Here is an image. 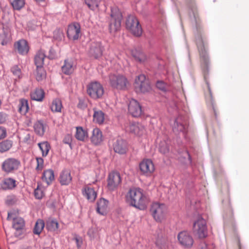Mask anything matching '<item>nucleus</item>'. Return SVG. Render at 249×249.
I'll use <instances>...</instances> for the list:
<instances>
[{
    "mask_svg": "<svg viewBox=\"0 0 249 249\" xmlns=\"http://www.w3.org/2000/svg\"><path fill=\"white\" fill-rule=\"evenodd\" d=\"M142 190L139 188H132L129 189L126 196V200L129 204L140 210H144L146 208L145 197Z\"/></svg>",
    "mask_w": 249,
    "mask_h": 249,
    "instance_id": "obj_1",
    "label": "nucleus"
},
{
    "mask_svg": "<svg viewBox=\"0 0 249 249\" xmlns=\"http://www.w3.org/2000/svg\"><path fill=\"white\" fill-rule=\"evenodd\" d=\"M125 27L127 30L136 36H140L142 34V26L135 15L127 16L125 20Z\"/></svg>",
    "mask_w": 249,
    "mask_h": 249,
    "instance_id": "obj_2",
    "label": "nucleus"
},
{
    "mask_svg": "<svg viewBox=\"0 0 249 249\" xmlns=\"http://www.w3.org/2000/svg\"><path fill=\"white\" fill-rule=\"evenodd\" d=\"M122 18V14L117 7L111 8L109 24V29L111 33H115L120 29Z\"/></svg>",
    "mask_w": 249,
    "mask_h": 249,
    "instance_id": "obj_3",
    "label": "nucleus"
},
{
    "mask_svg": "<svg viewBox=\"0 0 249 249\" xmlns=\"http://www.w3.org/2000/svg\"><path fill=\"white\" fill-rule=\"evenodd\" d=\"M196 39L200 55L201 65L204 68L207 69L209 62V57L201 33H199L196 35Z\"/></svg>",
    "mask_w": 249,
    "mask_h": 249,
    "instance_id": "obj_4",
    "label": "nucleus"
},
{
    "mask_svg": "<svg viewBox=\"0 0 249 249\" xmlns=\"http://www.w3.org/2000/svg\"><path fill=\"white\" fill-rule=\"evenodd\" d=\"M109 82L111 87L117 89L124 90L128 81L126 77L119 74H112L109 75Z\"/></svg>",
    "mask_w": 249,
    "mask_h": 249,
    "instance_id": "obj_5",
    "label": "nucleus"
},
{
    "mask_svg": "<svg viewBox=\"0 0 249 249\" xmlns=\"http://www.w3.org/2000/svg\"><path fill=\"white\" fill-rule=\"evenodd\" d=\"M88 94L93 99L101 98L104 94V90L103 86L97 81H92L87 86Z\"/></svg>",
    "mask_w": 249,
    "mask_h": 249,
    "instance_id": "obj_6",
    "label": "nucleus"
},
{
    "mask_svg": "<svg viewBox=\"0 0 249 249\" xmlns=\"http://www.w3.org/2000/svg\"><path fill=\"white\" fill-rule=\"evenodd\" d=\"M166 211V206L163 203L155 202L151 206L150 213L156 221L161 222L164 218Z\"/></svg>",
    "mask_w": 249,
    "mask_h": 249,
    "instance_id": "obj_7",
    "label": "nucleus"
},
{
    "mask_svg": "<svg viewBox=\"0 0 249 249\" xmlns=\"http://www.w3.org/2000/svg\"><path fill=\"white\" fill-rule=\"evenodd\" d=\"M134 86L137 92L145 93L151 89L149 82L144 74H141L137 77Z\"/></svg>",
    "mask_w": 249,
    "mask_h": 249,
    "instance_id": "obj_8",
    "label": "nucleus"
},
{
    "mask_svg": "<svg viewBox=\"0 0 249 249\" xmlns=\"http://www.w3.org/2000/svg\"><path fill=\"white\" fill-rule=\"evenodd\" d=\"M20 166V162L18 159L9 158L6 159L1 165L2 170L7 174L17 171Z\"/></svg>",
    "mask_w": 249,
    "mask_h": 249,
    "instance_id": "obj_9",
    "label": "nucleus"
},
{
    "mask_svg": "<svg viewBox=\"0 0 249 249\" xmlns=\"http://www.w3.org/2000/svg\"><path fill=\"white\" fill-rule=\"evenodd\" d=\"M194 231L200 238H204L207 236L206 222L202 217H199L194 223Z\"/></svg>",
    "mask_w": 249,
    "mask_h": 249,
    "instance_id": "obj_10",
    "label": "nucleus"
},
{
    "mask_svg": "<svg viewBox=\"0 0 249 249\" xmlns=\"http://www.w3.org/2000/svg\"><path fill=\"white\" fill-rule=\"evenodd\" d=\"M178 239L179 244L184 248H190L194 243L192 236L187 231H182L178 233Z\"/></svg>",
    "mask_w": 249,
    "mask_h": 249,
    "instance_id": "obj_11",
    "label": "nucleus"
},
{
    "mask_svg": "<svg viewBox=\"0 0 249 249\" xmlns=\"http://www.w3.org/2000/svg\"><path fill=\"white\" fill-rule=\"evenodd\" d=\"M121 182V178L120 173L117 172H112L109 174L107 178V187L109 190H115Z\"/></svg>",
    "mask_w": 249,
    "mask_h": 249,
    "instance_id": "obj_12",
    "label": "nucleus"
},
{
    "mask_svg": "<svg viewBox=\"0 0 249 249\" xmlns=\"http://www.w3.org/2000/svg\"><path fill=\"white\" fill-rule=\"evenodd\" d=\"M125 129L126 131L139 136L142 135L145 131L144 126L141 123L136 122H130Z\"/></svg>",
    "mask_w": 249,
    "mask_h": 249,
    "instance_id": "obj_13",
    "label": "nucleus"
},
{
    "mask_svg": "<svg viewBox=\"0 0 249 249\" xmlns=\"http://www.w3.org/2000/svg\"><path fill=\"white\" fill-rule=\"evenodd\" d=\"M81 33V27L79 23L74 22L69 25L67 29V36L70 39L77 40Z\"/></svg>",
    "mask_w": 249,
    "mask_h": 249,
    "instance_id": "obj_14",
    "label": "nucleus"
},
{
    "mask_svg": "<svg viewBox=\"0 0 249 249\" xmlns=\"http://www.w3.org/2000/svg\"><path fill=\"white\" fill-rule=\"evenodd\" d=\"M140 169L142 174L150 176L155 170V167L152 161L149 159L143 160L140 163Z\"/></svg>",
    "mask_w": 249,
    "mask_h": 249,
    "instance_id": "obj_15",
    "label": "nucleus"
},
{
    "mask_svg": "<svg viewBox=\"0 0 249 249\" xmlns=\"http://www.w3.org/2000/svg\"><path fill=\"white\" fill-rule=\"evenodd\" d=\"M128 109L129 114L134 117H139L142 113L141 106L137 101L133 99L129 101Z\"/></svg>",
    "mask_w": 249,
    "mask_h": 249,
    "instance_id": "obj_16",
    "label": "nucleus"
},
{
    "mask_svg": "<svg viewBox=\"0 0 249 249\" xmlns=\"http://www.w3.org/2000/svg\"><path fill=\"white\" fill-rule=\"evenodd\" d=\"M103 50L104 47L101 42H94L91 44L89 53L94 58L98 59L102 55Z\"/></svg>",
    "mask_w": 249,
    "mask_h": 249,
    "instance_id": "obj_17",
    "label": "nucleus"
},
{
    "mask_svg": "<svg viewBox=\"0 0 249 249\" xmlns=\"http://www.w3.org/2000/svg\"><path fill=\"white\" fill-rule=\"evenodd\" d=\"M113 149L115 152L119 154H124L127 150V144L125 141L119 138L113 143Z\"/></svg>",
    "mask_w": 249,
    "mask_h": 249,
    "instance_id": "obj_18",
    "label": "nucleus"
},
{
    "mask_svg": "<svg viewBox=\"0 0 249 249\" xmlns=\"http://www.w3.org/2000/svg\"><path fill=\"white\" fill-rule=\"evenodd\" d=\"M13 228L16 230L15 234L16 236L18 237L22 234V230L25 226V221L20 217H13Z\"/></svg>",
    "mask_w": 249,
    "mask_h": 249,
    "instance_id": "obj_19",
    "label": "nucleus"
},
{
    "mask_svg": "<svg viewBox=\"0 0 249 249\" xmlns=\"http://www.w3.org/2000/svg\"><path fill=\"white\" fill-rule=\"evenodd\" d=\"M186 123L185 118L182 115H178L176 119L173 126V130L174 132H183L184 133L186 129Z\"/></svg>",
    "mask_w": 249,
    "mask_h": 249,
    "instance_id": "obj_20",
    "label": "nucleus"
},
{
    "mask_svg": "<svg viewBox=\"0 0 249 249\" xmlns=\"http://www.w3.org/2000/svg\"><path fill=\"white\" fill-rule=\"evenodd\" d=\"M82 194L89 202H93L97 197V192L88 186L84 187L82 190Z\"/></svg>",
    "mask_w": 249,
    "mask_h": 249,
    "instance_id": "obj_21",
    "label": "nucleus"
},
{
    "mask_svg": "<svg viewBox=\"0 0 249 249\" xmlns=\"http://www.w3.org/2000/svg\"><path fill=\"white\" fill-rule=\"evenodd\" d=\"M90 140L91 142L95 145H99L102 142L103 134L99 128L96 127L93 129Z\"/></svg>",
    "mask_w": 249,
    "mask_h": 249,
    "instance_id": "obj_22",
    "label": "nucleus"
},
{
    "mask_svg": "<svg viewBox=\"0 0 249 249\" xmlns=\"http://www.w3.org/2000/svg\"><path fill=\"white\" fill-rule=\"evenodd\" d=\"M170 144V140L167 137H164L159 144L158 149L159 152L164 156H167L169 153Z\"/></svg>",
    "mask_w": 249,
    "mask_h": 249,
    "instance_id": "obj_23",
    "label": "nucleus"
},
{
    "mask_svg": "<svg viewBox=\"0 0 249 249\" xmlns=\"http://www.w3.org/2000/svg\"><path fill=\"white\" fill-rule=\"evenodd\" d=\"M16 182L13 178H5L0 183V187L3 190H12L17 186Z\"/></svg>",
    "mask_w": 249,
    "mask_h": 249,
    "instance_id": "obj_24",
    "label": "nucleus"
},
{
    "mask_svg": "<svg viewBox=\"0 0 249 249\" xmlns=\"http://www.w3.org/2000/svg\"><path fill=\"white\" fill-rule=\"evenodd\" d=\"M108 201L104 198H100L97 202V212L101 215L106 214L108 209Z\"/></svg>",
    "mask_w": 249,
    "mask_h": 249,
    "instance_id": "obj_25",
    "label": "nucleus"
},
{
    "mask_svg": "<svg viewBox=\"0 0 249 249\" xmlns=\"http://www.w3.org/2000/svg\"><path fill=\"white\" fill-rule=\"evenodd\" d=\"M15 47L18 52L22 55L26 54L29 51V46L27 41L24 39L19 40L15 44Z\"/></svg>",
    "mask_w": 249,
    "mask_h": 249,
    "instance_id": "obj_26",
    "label": "nucleus"
},
{
    "mask_svg": "<svg viewBox=\"0 0 249 249\" xmlns=\"http://www.w3.org/2000/svg\"><path fill=\"white\" fill-rule=\"evenodd\" d=\"M75 68V65L72 60L67 59L64 61V64L62 67V72L67 75H69L73 72Z\"/></svg>",
    "mask_w": 249,
    "mask_h": 249,
    "instance_id": "obj_27",
    "label": "nucleus"
},
{
    "mask_svg": "<svg viewBox=\"0 0 249 249\" xmlns=\"http://www.w3.org/2000/svg\"><path fill=\"white\" fill-rule=\"evenodd\" d=\"M30 96L32 100L41 102L44 98L45 92L42 89L36 88L31 92Z\"/></svg>",
    "mask_w": 249,
    "mask_h": 249,
    "instance_id": "obj_28",
    "label": "nucleus"
},
{
    "mask_svg": "<svg viewBox=\"0 0 249 249\" xmlns=\"http://www.w3.org/2000/svg\"><path fill=\"white\" fill-rule=\"evenodd\" d=\"M72 178L70 171L65 170L63 171L60 175L59 181L61 185H68L71 181Z\"/></svg>",
    "mask_w": 249,
    "mask_h": 249,
    "instance_id": "obj_29",
    "label": "nucleus"
},
{
    "mask_svg": "<svg viewBox=\"0 0 249 249\" xmlns=\"http://www.w3.org/2000/svg\"><path fill=\"white\" fill-rule=\"evenodd\" d=\"M45 53L41 50L38 51L35 56V64L36 67H43L44 58L46 57Z\"/></svg>",
    "mask_w": 249,
    "mask_h": 249,
    "instance_id": "obj_30",
    "label": "nucleus"
},
{
    "mask_svg": "<svg viewBox=\"0 0 249 249\" xmlns=\"http://www.w3.org/2000/svg\"><path fill=\"white\" fill-rule=\"evenodd\" d=\"M41 178L42 180L46 182L48 185H50L54 179L53 171L52 169L44 170Z\"/></svg>",
    "mask_w": 249,
    "mask_h": 249,
    "instance_id": "obj_31",
    "label": "nucleus"
},
{
    "mask_svg": "<svg viewBox=\"0 0 249 249\" xmlns=\"http://www.w3.org/2000/svg\"><path fill=\"white\" fill-rule=\"evenodd\" d=\"M170 242L166 237H158L156 241V246L159 249H168Z\"/></svg>",
    "mask_w": 249,
    "mask_h": 249,
    "instance_id": "obj_32",
    "label": "nucleus"
},
{
    "mask_svg": "<svg viewBox=\"0 0 249 249\" xmlns=\"http://www.w3.org/2000/svg\"><path fill=\"white\" fill-rule=\"evenodd\" d=\"M75 137L79 141H84L88 137V132L82 127H77Z\"/></svg>",
    "mask_w": 249,
    "mask_h": 249,
    "instance_id": "obj_33",
    "label": "nucleus"
},
{
    "mask_svg": "<svg viewBox=\"0 0 249 249\" xmlns=\"http://www.w3.org/2000/svg\"><path fill=\"white\" fill-rule=\"evenodd\" d=\"M13 142L9 139L0 142V153H3L9 151L12 147Z\"/></svg>",
    "mask_w": 249,
    "mask_h": 249,
    "instance_id": "obj_34",
    "label": "nucleus"
},
{
    "mask_svg": "<svg viewBox=\"0 0 249 249\" xmlns=\"http://www.w3.org/2000/svg\"><path fill=\"white\" fill-rule=\"evenodd\" d=\"M34 130L36 133L40 136L44 135L45 129V125L42 121H38L34 125Z\"/></svg>",
    "mask_w": 249,
    "mask_h": 249,
    "instance_id": "obj_35",
    "label": "nucleus"
},
{
    "mask_svg": "<svg viewBox=\"0 0 249 249\" xmlns=\"http://www.w3.org/2000/svg\"><path fill=\"white\" fill-rule=\"evenodd\" d=\"M62 107V102L60 99L55 98L53 101L51 106V109L53 112H60Z\"/></svg>",
    "mask_w": 249,
    "mask_h": 249,
    "instance_id": "obj_36",
    "label": "nucleus"
},
{
    "mask_svg": "<svg viewBox=\"0 0 249 249\" xmlns=\"http://www.w3.org/2000/svg\"><path fill=\"white\" fill-rule=\"evenodd\" d=\"M29 109L28 103L27 100L21 99L18 105V111L21 114H25Z\"/></svg>",
    "mask_w": 249,
    "mask_h": 249,
    "instance_id": "obj_37",
    "label": "nucleus"
},
{
    "mask_svg": "<svg viewBox=\"0 0 249 249\" xmlns=\"http://www.w3.org/2000/svg\"><path fill=\"white\" fill-rule=\"evenodd\" d=\"M93 120L99 124H102L105 119V114L101 110H94Z\"/></svg>",
    "mask_w": 249,
    "mask_h": 249,
    "instance_id": "obj_38",
    "label": "nucleus"
},
{
    "mask_svg": "<svg viewBox=\"0 0 249 249\" xmlns=\"http://www.w3.org/2000/svg\"><path fill=\"white\" fill-rule=\"evenodd\" d=\"M11 39V36L9 33L5 30H3L0 33V44L2 45H6L10 42Z\"/></svg>",
    "mask_w": 249,
    "mask_h": 249,
    "instance_id": "obj_39",
    "label": "nucleus"
},
{
    "mask_svg": "<svg viewBox=\"0 0 249 249\" xmlns=\"http://www.w3.org/2000/svg\"><path fill=\"white\" fill-rule=\"evenodd\" d=\"M39 149L42 152V155L43 157H46L50 149V145L47 142H43L38 143Z\"/></svg>",
    "mask_w": 249,
    "mask_h": 249,
    "instance_id": "obj_40",
    "label": "nucleus"
},
{
    "mask_svg": "<svg viewBox=\"0 0 249 249\" xmlns=\"http://www.w3.org/2000/svg\"><path fill=\"white\" fill-rule=\"evenodd\" d=\"M45 226V223L43 220L38 219L34 228L33 232L35 234H39Z\"/></svg>",
    "mask_w": 249,
    "mask_h": 249,
    "instance_id": "obj_41",
    "label": "nucleus"
},
{
    "mask_svg": "<svg viewBox=\"0 0 249 249\" xmlns=\"http://www.w3.org/2000/svg\"><path fill=\"white\" fill-rule=\"evenodd\" d=\"M46 228L50 231H56L58 228V223L55 219H49L47 221Z\"/></svg>",
    "mask_w": 249,
    "mask_h": 249,
    "instance_id": "obj_42",
    "label": "nucleus"
},
{
    "mask_svg": "<svg viewBox=\"0 0 249 249\" xmlns=\"http://www.w3.org/2000/svg\"><path fill=\"white\" fill-rule=\"evenodd\" d=\"M46 72L43 67H36V79L38 81L43 80L46 77Z\"/></svg>",
    "mask_w": 249,
    "mask_h": 249,
    "instance_id": "obj_43",
    "label": "nucleus"
},
{
    "mask_svg": "<svg viewBox=\"0 0 249 249\" xmlns=\"http://www.w3.org/2000/svg\"><path fill=\"white\" fill-rule=\"evenodd\" d=\"M101 0H85V4L91 10L94 11L99 7Z\"/></svg>",
    "mask_w": 249,
    "mask_h": 249,
    "instance_id": "obj_44",
    "label": "nucleus"
},
{
    "mask_svg": "<svg viewBox=\"0 0 249 249\" xmlns=\"http://www.w3.org/2000/svg\"><path fill=\"white\" fill-rule=\"evenodd\" d=\"M132 55L136 60L140 62H143L146 59L145 55L143 53L137 50H134L132 51Z\"/></svg>",
    "mask_w": 249,
    "mask_h": 249,
    "instance_id": "obj_45",
    "label": "nucleus"
},
{
    "mask_svg": "<svg viewBox=\"0 0 249 249\" xmlns=\"http://www.w3.org/2000/svg\"><path fill=\"white\" fill-rule=\"evenodd\" d=\"M11 4L14 10H19L25 5L24 0H10Z\"/></svg>",
    "mask_w": 249,
    "mask_h": 249,
    "instance_id": "obj_46",
    "label": "nucleus"
},
{
    "mask_svg": "<svg viewBox=\"0 0 249 249\" xmlns=\"http://www.w3.org/2000/svg\"><path fill=\"white\" fill-rule=\"evenodd\" d=\"M44 189L43 187L37 185V188L35 189L34 196L36 199H41L44 196Z\"/></svg>",
    "mask_w": 249,
    "mask_h": 249,
    "instance_id": "obj_47",
    "label": "nucleus"
},
{
    "mask_svg": "<svg viewBox=\"0 0 249 249\" xmlns=\"http://www.w3.org/2000/svg\"><path fill=\"white\" fill-rule=\"evenodd\" d=\"M11 71L15 76L16 79H20L21 77V71L20 67L18 65H14L11 68Z\"/></svg>",
    "mask_w": 249,
    "mask_h": 249,
    "instance_id": "obj_48",
    "label": "nucleus"
},
{
    "mask_svg": "<svg viewBox=\"0 0 249 249\" xmlns=\"http://www.w3.org/2000/svg\"><path fill=\"white\" fill-rule=\"evenodd\" d=\"M53 38L57 40H61L64 37V34L60 29H56L53 32Z\"/></svg>",
    "mask_w": 249,
    "mask_h": 249,
    "instance_id": "obj_49",
    "label": "nucleus"
},
{
    "mask_svg": "<svg viewBox=\"0 0 249 249\" xmlns=\"http://www.w3.org/2000/svg\"><path fill=\"white\" fill-rule=\"evenodd\" d=\"M156 85L157 88L161 91H166L167 89V84L162 81H158Z\"/></svg>",
    "mask_w": 249,
    "mask_h": 249,
    "instance_id": "obj_50",
    "label": "nucleus"
},
{
    "mask_svg": "<svg viewBox=\"0 0 249 249\" xmlns=\"http://www.w3.org/2000/svg\"><path fill=\"white\" fill-rule=\"evenodd\" d=\"M37 166L36 169L37 171H41L44 167V160L42 158H36Z\"/></svg>",
    "mask_w": 249,
    "mask_h": 249,
    "instance_id": "obj_51",
    "label": "nucleus"
},
{
    "mask_svg": "<svg viewBox=\"0 0 249 249\" xmlns=\"http://www.w3.org/2000/svg\"><path fill=\"white\" fill-rule=\"evenodd\" d=\"M72 140V135L71 134H67L65 136L63 142L65 144H68L70 146V148H72L71 142Z\"/></svg>",
    "mask_w": 249,
    "mask_h": 249,
    "instance_id": "obj_52",
    "label": "nucleus"
},
{
    "mask_svg": "<svg viewBox=\"0 0 249 249\" xmlns=\"http://www.w3.org/2000/svg\"><path fill=\"white\" fill-rule=\"evenodd\" d=\"M48 57L50 59H54L57 57L56 52L53 48H50Z\"/></svg>",
    "mask_w": 249,
    "mask_h": 249,
    "instance_id": "obj_53",
    "label": "nucleus"
},
{
    "mask_svg": "<svg viewBox=\"0 0 249 249\" xmlns=\"http://www.w3.org/2000/svg\"><path fill=\"white\" fill-rule=\"evenodd\" d=\"M8 115L3 112H0V124H4L8 119Z\"/></svg>",
    "mask_w": 249,
    "mask_h": 249,
    "instance_id": "obj_54",
    "label": "nucleus"
},
{
    "mask_svg": "<svg viewBox=\"0 0 249 249\" xmlns=\"http://www.w3.org/2000/svg\"><path fill=\"white\" fill-rule=\"evenodd\" d=\"M7 136L6 129L3 126H0V140L5 138Z\"/></svg>",
    "mask_w": 249,
    "mask_h": 249,
    "instance_id": "obj_55",
    "label": "nucleus"
},
{
    "mask_svg": "<svg viewBox=\"0 0 249 249\" xmlns=\"http://www.w3.org/2000/svg\"><path fill=\"white\" fill-rule=\"evenodd\" d=\"M207 85L208 87V89L209 91V93L208 95H206V98L207 100H210V101H212V93L211 90L210 89L209 84L207 82Z\"/></svg>",
    "mask_w": 249,
    "mask_h": 249,
    "instance_id": "obj_56",
    "label": "nucleus"
},
{
    "mask_svg": "<svg viewBox=\"0 0 249 249\" xmlns=\"http://www.w3.org/2000/svg\"><path fill=\"white\" fill-rule=\"evenodd\" d=\"M75 240L76 241V245H77V247L78 248H80L82 245V239L79 238V237H76L75 238Z\"/></svg>",
    "mask_w": 249,
    "mask_h": 249,
    "instance_id": "obj_57",
    "label": "nucleus"
},
{
    "mask_svg": "<svg viewBox=\"0 0 249 249\" xmlns=\"http://www.w3.org/2000/svg\"><path fill=\"white\" fill-rule=\"evenodd\" d=\"M77 107L80 108H84L86 107V106L84 103V101L80 100H79V102L77 105Z\"/></svg>",
    "mask_w": 249,
    "mask_h": 249,
    "instance_id": "obj_58",
    "label": "nucleus"
},
{
    "mask_svg": "<svg viewBox=\"0 0 249 249\" xmlns=\"http://www.w3.org/2000/svg\"><path fill=\"white\" fill-rule=\"evenodd\" d=\"M206 249H212L213 248V245L208 246L207 244L204 243Z\"/></svg>",
    "mask_w": 249,
    "mask_h": 249,
    "instance_id": "obj_59",
    "label": "nucleus"
},
{
    "mask_svg": "<svg viewBox=\"0 0 249 249\" xmlns=\"http://www.w3.org/2000/svg\"><path fill=\"white\" fill-rule=\"evenodd\" d=\"M13 213H10V212H8V216H7V220L9 221L11 220V216H12V215H13Z\"/></svg>",
    "mask_w": 249,
    "mask_h": 249,
    "instance_id": "obj_60",
    "label": "nucleus"
},
{
    "mask_svg": "<svg viewBox=\"0 0 249 249\" xmlns=\"http://www.w3.org/2000/svg\"><path fill=\"white\" fill-rule=\"evenodd\" d=\"M186 154H187L188 156V159L190 160V161H191V157L190 155L189 154V152L188 151H186Z\"/></svg>",
    "mask_w": 249,
    "mask_h": 249,
    "instance_id": "obj_61",
    "label": "nucleus"
},
{
    "mask_svg": "<svg viewBox=\"0 0 249 249\" xmlns=\"http://www.w3.org/2000/svg\"><path fill=\"white\" fill-rule=\"evenodd\" d=\"M37 2H40L44 1V0H35Z\"/></svg>",
    "mask_w": 249,
    "mask_h": 249,
    "instance_id": "obj_62",
    "label": "nucleus"
},
{
    "mask_svg": "<svg viewBox=\"0 0 249 249\" xmlns=\"http://www.w3.org/2000/svg\"><path fill=\"white\" fill-rule=\"evenodd\" d=\"M192 11H193V14H194V17H195V18H196V16H195V11H194V10L193 8L192 9Z\"/></svg>",
    "mask_w": 249,
    "mask_h": 249,
    "instance_id": "obj_63",
    "label": "nucleus"
},
{
    "mask_svg": "<svg viewBox=\"0 0 249 249\" xmlns=\"http://www.w3.org/2000/svg\"><path fill=\"white\" fill-rule=\"evenodd\" d=\"M48 249V248H45V249Z\"/></svg>",
    "mask_w": 249,
    "mask_h": 249,
    "instance_id": "obj_64",
    "label": "nucleus"
}]
</instances>
